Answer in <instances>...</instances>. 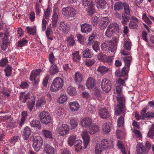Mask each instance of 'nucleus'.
I'll return each instance as SVG.
<instances>
[{"mask_svg": "<svg viewBox=\"0 0 154 154\" xmlns=\"http://www.w3.org/2000/svg\"><path fill=\"white\" fill-rule=\"evenodd\" d=\"M49 60L51 64L55 63V58L52 52H51L49 55Z\"/></svg>", "mask_w": 154, "mask_h": 154, "instance_id": "49", "label": "nucleus"}, {"mask_svg": "<svg viewBox=\"0 0 154 154\" xmlns=\"http://www.w3.org/2000/svg\"><path fill=\"white\" fill-rule=\"evenodd\" d=\"M117 101L119 104L116 106L115 112V115L117 116L120 115L122 113H124L126 111L125 105V97L120 95H119L116 97Z\"/></svg>", "mask_w": 154, "mask_h": 154, "instance_id": "1", "label": "nucleus"}, {"mask_svg": "<svg viewBox=\"0 0 154 154\" xmlns=\"http://www.w3.org/2000/svg\"><path fill=\"white\" fill-rule=\"evenodd\" d=\"M66 41L69 45L72 46H73L75 43L74 36L72 35L68 37Z\"/></svg>", "mask_w": 154, "mask_h": 154, "instance_id": "34", "label": "nucleus"}, {"mask_svg": "<svg viewBox=\"0 0 154 154\" xmlns=\"http://www.w3.org/2000/svg\"><path fill=\"white\" fill-rule=\"evenodd\" d=\"M8 62V60L7 58L2 59L0 62V66H4Z\"/></svg>", "mask_w": 154, "mask_h": 154, "instance_id": "59", "label": "nucleus"}, {"mask_svg": "<svg viewBox=\"0 0 154 154\" xmlns=\"http://www.w3.org/2000/svg\"><path fill=\"white\" fill-rule=\"evenodd\" d=\"M82 136L84 141V149H85L86 148L90 141V137L86 131L82 132Z\"/></svg>", "mask_w": 154, "mask_h": 154, "instance_id": "11", "label": "nucleus"}, {"mask_svg": "<svg viewBox=\"0 0 154 154\" xmlns=\"http://www.w3.org/2000/svg\"><path fill=\"white\" fill-rule=\"evenodd\" d=\"M58 21V18H52V27L53 28L55 29L57 25V23Z\"/></svg>", "mask_w": 154, "mask_h": 154, "instance_id": "60", "label": "nucleus"}, {"mask_svg": "<svg viewBox=\"0 0 154 154\" xmlns=\"http://www.w3.org/2000/svg\"><path fill=\"white\" fill-rule=\"evenodd\" d=\"M42 134L46 138L51 139L52 138V134L51 131L46 130L42 131Z\"/></svg>", "mask_w": 154, "mask_h": 154, "instance_id": "27", "label": "nucleus"}, {"mask_svg": "<svg viewBox=\"0 0 154 154\" xmlns=\"http://www.w3.org/2000/svg\"><path fill=\"white\" fill-rule=\"evenodd\" d=\"M70 123L72 129H74L78 125L77 120L74 119H72L70 120Z\"/></svg>", "mask_w": 154, "mask_h": 154, "instance_id": "55", "label": "nucleus"}, {"mask_svg": "<svg viewBox=\"0 0 154 154\" xmlns=\"http://www.w3.org/2000/svg\"><path fill=\"white\" fill-rule=\"evenodd\" d=\"M99 130V127L97 125H94L89 128V132L91 134H93L97 132Z\"/></svg>", "mask_w": 154, "mask_h": 154, "instance_id": "32", "label": "nucleus"}, {"mask_svg": "<svg viewBox=\"0 0 154 154\" xmlns=\"http://www.w3.org/2000/svg\"><path fill=\"white\" fill-rule=\"evenodd\" d=\"M63 85V79L60 77H57L53 80L50 89L52 91H57L61 89Z\"/></svg>", "mask_w": 154, "mask_h": 154, "instance_id": "2", "label": "nucleus"}, {"mask_svg": "<svg viewBox=\"0 0 154 154\" xmlns=\"http://www.w3.org/2000/svg\"><path fill=\"white\" fill-rule=\"evenodd\" d=\"M82 141L81 140H77L75 142L74 144L76 151H79L82 149Z\"/></svg>", "mask_w": 154, "mask_h": 154, "instance_id": "29", "label": "nucleus"}, {"mask_svg": "<svg viewBox=\"0 0 154 154\" xmlns=\"http://www.w3.org/2000/svg\"><path fill=\"white\" fill-rule=\"evenodd\" d=\"M62 12L63 14L67 18L71 20L74 18L77 14V11L75 8L70 7L63 8Z\"/></svg>", "mask_w": 154, "mask_h": 154, "instance_id": "3", "label": "nucleus"}, {"mask_svg": "<svg viewBox=\"0 0 154 154\" xmlns=\"http://www.w3.org/2000/svg\"><path fill=\"white\" fill-rule=\"evenodd\" d=\"M42 70L40 69H36L32 70L31 72L30 79L31 81L35 80V78L40 74Z\"/></svg>", "mask_w": 154, "mask_h": 154, "instance_id": "20", "label": "nucleus"}, {"mask_svg": "<svg viewBox=\"0 0 154 154\" xmlns=\"http://www.w3.org/2000/svg\"><path fill=\"white\" fill-rule=\"evenodd\" d=\"M93 54L89 48H86L83 52V56L85 58H90L92 57Z\"/></svg>", "mask_w": 154, "mask_h": 154, "instance_id": "24", "label": "nucleus"}, {"mask_svg": "<svg viewBox=\"0 0 154 154\" xmlns=\"http://www.w3.org/2000/svg\"><path fill=\"white\" fill-rule=\"evenodd\" d=\"M83 4L85 7H89L90 5H93L92 1L88 0H83Z\"/></svg>", "mask_w": 154, "mask_h": 154, "instance_id": "53", "label": "nucleus"}, {"mask_svg": "<svg viewBox=\"0 0 154 154\" xmlns=\"http://www.w3.org/2000/svg\"><path fill=\"white\" fill-rule=\"evenodd\" d=\"M45 103V101L44 98H41L38 99L37 102V106H41L44 105Z\"/></svg>", "mask_w": 154, "mask_h": 154, "instance_id": "48", "label": "nucleus"}, {"mask_svg": "<svg viewBox=\"0 0 154 154\" xmlns=\"http://www.w3.org/2000/svg\"><path fill=\"white\" fill-rule=\"evenodd\" d=\"M106 148L111 149L113 147V141L112 140L109 141H106Z\"/></svg>", "mask_w": 154, "mask_h": 154, "instance_id": "61", "label": "nucleus"}, {"mask_svg": "<svg viewBox=\"0 0 154 154\" xmlns=\"http://www.w3.org/2000/svg\"><path fill=\"white\" fill-rule=\"evenodd\" d=\"M59 29L64 33L68 32V27L67 23L63 21H59L58 23Z\"/></svg>", "mask_w": 154, "mask_h": 154, "instance_id": "10", "label": "nucleus"}, {"mask_svg": "<svg viewBox=\"0 0 154 154\" xmlns=\"http://www.w3.org/2000/svg\"><path fill=\"white\" fill-rule=\"evenodd\" d=\"M124 123V118L123 116H120L117 120V125L119 127H123Z\"/></svg>", "mask_w": 154, "mask_h": 154, "instance_id": "36", "label": "nucleus"}, {"mask_svg": "<svg viewBox=\"0 0 154 154\" xmlns=\"http://www.w3.org/2000/svg\"><path fill=\"white\" fill-rule=\"evenodd\" d=\"M106 79H104L102 81L101 87L102 90L105 92L106 91Z\"/></svg>", "mask_w": 154, "mask_h": 154, "instance_id": "63", "label": "nucleus"}, {"mask_svg": "<svg viewBox=\"0 0 154 154\" xmlns=\"http://www.w3.org/2000/svg\"><path fill=\"white\" fill-rule=\"evenodd\" d=\"M81 30L82 32L86 33L90 32L92 30L91 26L88 24L85 23L80 25Z\"/></svg>", "mask_w": 154, "mask_h": 154, "instance_id": "15", "label": "nucleus"}, {"mask_svg": "<svg viewBox=\"0 0 154 154\" xmlns=\"http://www.w3.org/2000/svg\"><path fill=\"white\" fill-rule=\"evenodd\" d=\"M96 6L98 9L103 10L106 8V2L104 0H95Z\"/></svg>", "mask_w": 154, "mask_h": 154, "instance_id": "18", "label": "nucleus"}, {"mask_svg": "<svg viewBox=\"0 0 154 154\" xmlns=\"http://www.w3.org/2000/svg\"><path fill=\"white\" fill-rule=\"evenodd\" d=\"M117 42L116 40H110L108 44V50L112 52H114L117 48Z\"/></svg>", "mask_w": 154, "mask_h": 154, "instance_id": "13", "label": "nucleus"}, {"mask_svg": "<svg viewBox=\"0 0 154 154\" xmlns=\"http://www.w3.org/2000/svg\"><path fill=\"white\" fill-rule=\"evenodd\" d=\"M126 67H124L121 71V77L125 76L128 74V72L126 70Z\"/></svg>", "mask_w": 154, "mask_h": 154, "instance_id": "64", "label": "nucleus"}, {"mask_svg": "<svg viewBox=\"0 0 154 154\" xmlns=\"http://www.w3.org/2000/svg\"><path fill=\"white\" fill-rule=\"evenodd\" d=\"M44 150L46 154H55V150L54 147L49 144L45 145Z\"/></svg>", "mask_w": 154, "mask_h": 154, "instance_id": "16", "label": "nucleus"}, {"mask_svg": "<svg viewBox=\"0 0 154 154\" xmlns=\"http://www.w3.org/2000/svg\"><path fill=\"white\" fill-rule=\"evenodd\" d=\"M9 33L7 32L4 34V37L2 39L1 48L2 50L5 51L8 47L9 43V41L8 38Z\"/></svg>", "mask_w": 154, "mask_h": 154, "instance_id": "9", "label": "nucleus"}, {"mask_svg": "<svg viewBox=\"0 0 154 154\" xmlns=\"http://www.w3.org/2000/svg\"><path fill=\"white\" fill-rule=\"evenodd\" d=\"M69 126L66 124L60 125L57 128V133L60 136H65L69 133Z\"/></svg>", "mask_w": 154, "mask_h": 154, "instance_id": "5", "label": "nucleus"}, {"mask_svg": "<svg viewBox=\"0 0 154 154\" xmlns=\"http://www.w3.org/2000/svg\"><path fill=\"white\" fill-rule=\"evenodd\" d=\"M26 30L27 32L32 35H34L36 34V29L33 27L27 26Z\"/></svg>", "mask_w": 154, "mask_h": 154, "instance_id": "41", "label": "nucleus"}, {"mask_svg": "<svg viewBox=\"0 0 154 154\" xmlns=\"http://www.w3.org/2000/svg\"><path fill=\"white\" fill-rule=\"evenodd\" d=\"M100 115L101 118L103 119L106 118V109H101L100 110Z\"/></svg>", "mask_w": 154, "mask_h": 154, "instance_id": "51", "label": "nucleus"}, {"mask_svg": "<svg viewBox=\"0 0 154 154\" xmlns=\"http://www.w3.org/2000/svg\"><path fill=\"white\" fill-rule=\"evenodd\" d=\"M5 72V75L6 77H9L10 76L12 73V68L10 66H6L4 70Z\"/></svg>", "mask_w": 154, "mask_h": 154, "instance_id": "31", "label": "nucleus"}, {"mask_svg": "<svg viewBox=\"0 0 154 154\" xmlns=\"http://www.w3.org/2000/svg\"><path fill=\"white\" fill-rule=\"evenodd\" d=\"M112 128V123L109 122H106V133L110 132Z\"/></svg>", "mask_w": 154, "mask_h": 154, "instance_id": "58", "label": "nucleus"}, {"mask_svg": "<svg viewBox=\"0 0 154 154\" xmlns=\"http://www.w3.org/2000/svg\"><path fill=\"white\" fill-rule=\"evenodd\" d=\"M76 136L75 135H72L69 137L68 143L70 146H72L74 144Z\"/></svg>", "mask_w": 154, "mask_h": 154, "instance_id": "37", "label": "nucleus"}, {"mask_svg": "<svg viewBox=\"0 0 154 154\" xmlns=\"http://www.w3.org/2000/svg\"><path fill=\"white\" fill-rule=\"evenodd\" d=\"M124 8L125 13L126 15H129L130 14V9L128 4L125 3H122L121 2H116L114 6V9L115 11H118Z\"/></svg>", "mask_w": 154, "mask_h": 154, "instance_id": "4", "label": "nucleus"}, {"mask_svg": "<svg viewBox=\"0 0 154 154\" xmlns=\"http://www.w3.org/2000/svg\"><path fill=\"white\" fill-rule=\"evenodd\" d=\"M72 58L73 61L79 62L80 61L81 57L79 54V51H75L72 54Z\"/></svg>", "mask_w": 154, "mask_h": 154, "instance_id": "28", "label": "nucleus"}, {"mask_svg": "<svg viewBox=\"0 0 154 154\" xmlns=\"http://www.w3.org/2000/svg\"><path fill=\"white\" fill-rule=\"evenodd\" d=\"M92 120L91 119L85 117L83 119L81 122V125L85 128H89L91 125Z\"/></svg>", "mask_w": 154, "mask_h": 154, "instance_id": "14", "label": "nucleus"}, {"mask_svg": "<svg viewBox=\"0 0 154 154\" xmlns=\"http://www.w3.org/2000/svg\"><path fill=\"white\" fill-rule=\"evenodd\" d=\"M31 126L34 128H37L39 130L41 128V123L38 120H33L30 123Z\"/></svg>", "mask_w": 154, "mask_h": 154, "instance_id": "25", "label": "nucleus"}, {"mask_svg": "<svg viewBox=\"0 0 154 154\" xmlns=\"http://www.w3.org/2000/svg\"><path fill=\"white\" fill-rule=\"evenodd\" d=\"M39 116L41 121L43 124L47 125L51 122V118L48 112L43 111L40 113Z\"/></svg>", "mask_w": 154, "mask_h": 154, "instance_id": "7", "label": "nucleus"}, {"mask_svg": "<svg viewBox=\"0 0 154 154\" xmlns=\"http://www.w3.org/2000/svg\"><path fill=\"white\" fill-rule=\"evenodd\" d=\"M31 130L29 127H26L24 129L22 137L25 140H27L30 134Z\"/></svg>", "mask_w": 154, "mask_h": 154, "instance_id": "21", "label": "nucleus"}, {"mask_svg": "<svg viewBox=\"0 0 154 154\" xmlns=\"http://www.w3.org/2000/svg\"><path fill=\"white\" fill-rule=\"evenodd\" d=\"M74 79L75 82L77 84H79L82 81L83 75L80 72H76L74 76Z\"/></svg>", "mask_w": 154, "mask_h": 154, "instance_id": "17", "label": "nucleus"}, {"mask_svg": "<svg viewBox=\"0 0 154 154\" xmlns=\"http://www.w3.org/2000/svg\"><path fill=\"white\" fill-rule=\"evenodd\" d=\"M29 17L30 20L34 21L35 19V14L33 11H31L29 14Z\"/></svg>", "mask_w": 154, "mask_h": 154, "instance_id": "62", "label": "nucleus"}, {"mask_svg": "<svg viewBox=\"0 0 154 154\" xmlns=\"http://www.w3.org/2000/svg\"><path fill=\"white\" fill-rule=\"evenodd\" d=\"M136 149L138 154H142L143 152H147L148 151L146 148L141 143L137 145Z\"/></svg>", "mask_w": 154, "mask_h": 154, "instance_id": "19", "label": "nucleus"}, {"mask_svg": "<svg viewBox=\"0 0 154 154\" xmlns=\"http://www.w3.org/2000/svg\"><path fill=\"white\" fill-rule=\"evenodd\" d=\"M34 104L35 102L32 100H29L27 104V107L30 111L32 110Z\"/></svg>", "mask_w": 154, "mask_h": 154, "instance_id": "46", "label": "nucleus"}, {"mask_svg": "<svg viewBox=\"0 0 154 154\" xmlns=\"http://www.w3.org/2000/svg\"><path fill=\"white\" fill-rule=\"evenodd\" d=\"M29 98V96L28 94L25 95L24 92L20 93L19 99L22 102L25 103Z\"/></svg>", "mask_w": 154, "mask_h": 154, "instance_id": "26", "label": "nucleus"}, {"mask_svg": "<svg viewBox=\"0 0 154 154\" xmlns=\"http://www.w3.org/2000/svg\"><path fill=\"white\" fill-rule=\"evenodd\" d=\"M95 63V61L94 59H88L85 61L86 65L89 67L93 65Z\"/></svg>", "mask_w": 154, "mask_h": 154, "instance_id": "54", "label": "nucleus"}, {"mask_svg": "<svg viewBox=\"0 0 154 154\" xmlns=\"http://www.w3.org/2000/svg\"><path fill=\"white\" fill-rule=\"evenodd\" d=\"M43 140L40 136L35 137L33 138V147L35 150L38 152L42 148L43 144Z\"/></svg>", "mask_w": 154, "mask_h": 154, "instance_id": "8", "label": "nucleus"}, {"mask_svg": "<svg viewBox=\"0 0 154 154\" xmlns=\"http://www.w3.org/2000/svg\"><path fill=\"white\" fill-rule=\"evenodd\" d=\"M103 150V148H101L100 144L97 143L96 144L95 149V153L96 154H100Z\"/></svg>", "mask_w": 154, "mask_h": 154, "instance_id": "42", "label": "nucleus"}, {"mask_svg": "<svg viewBox=\"0 0 154 154\" xmlns=\"http://www.w3.org/2000/svg\"><path fill=\"white\" fill-rule=\"evenodd\" d=\"M69 106L70 110L73 111H76L79 108V104L76 102L70 103Z\"/></svg>", "mask_w": 154, "mask_h": 154, "instance_id": "23", "label": "nucleus"}, {"mask_svg": "<svg viewBox=\"0 0 154 154\" xmlns=\"http://www.w3.org/2000/svg\"><path fill=\"white\" fill-rule=\"evenodd\" d=\"M98 17L96 16L93 17L91 18V23L94 26H96L98 23Z\"/></svg>", "mask_w": 154, "mask_h": 154, "instance_id": "47", "label": "nucleus"}, {"mask_svg": "<svg viewBox=\"0 0 154 154\" xmlns=\"http://www.w3.org/2000/svg\"><path fill=\"white\" fill-rule=\"evenodd\" d=\"M124 47L127 51H130L131 50V42L127 41H125L124 42Z\"/></svg>", "mask_w": 154, "mask_h": 154, "instance_id": "40", "label": "nucleus"}, {"mask_svg": "<svg viewBox=\"0 0 154 154\" xmlns=\"http://www.w3.org/2000/svg\"><path fill=\"white\" fill-rule=\"evenodd\" d=\"M49 76L48 75H46L44 78L43 81V85L45 87H47L48 82Z\"/></svg>", "mask_w": 154, "mask_h": 154, "instance_id": "57", "label": "nucleus"}, {"mask_svg": "<svg viewBox=\"0 0 154 154\" xmlns=\"http://www.w3.org/2000/svg\"><path fill=\"white\" fill-rule=\"evenodd\" d=\"M92 48L96 52H97L100 50L99 45L97 44V42L95 41V42L92 44Z\"/></svg>", "mask_w": 154, "mask_h": 154, "instance_id": "52", "label": "nucleus"}, {"mask_svg": "<svg viewBox=\"0 0 154 154\" xmlns=\"http://www.w3.org/2000/svg\"><path fill=\"white\" fill-rule=\"evenodd\" d=\"M28 41L23 38L20 39L19 41L18 42V46L19 47H22L24 46L27 43Z\"/></svg>", "mask_w": 154, "mask_h": 154, "instance_id": "39", "label": "nucleus"}, {"mask_svg": "<svg viewBox=\"0 0 154 154\" xmlns=\"http://www.w3.org/2000/svg\"><path fill=\"white\" fill-rule=\"evenodd\" d=\"M138 25L134 21H131L129 24V27L131 29H135L137 28Z\"/></svg>", "mask_w": 154, "mask_h": 154, "instance_id": "56", "label": "nucleus"}, {"mask_svg": "<svg viewBox=\"0 0 154 154\" xmlns=\"http://www.w3.org/2000/svg\"><path fill=\"white\" fill-rule=\"evenodd\" d=\"M98 72H100L102 75L106 73V67L103 66H100L97 69Z\"/></svg>", "mask_w": 154, "mask_h": 154, "instance_id": "43", "label": "nucleus"}, {"mask_svg": "<svg viewBox=\"0 0 154 154\" xmlns=\"http://www.w3.org/2000/svg\"><path fill=\"white\" fill-rule=\"evenodd\" d=\"M51 9L49 6H48L46 11L44 12L45 18L46 19H49L50 16L51 15Z\"/></svg>", "mask_w": 154, "mask_h": 154, "instance_id": "44", "label": "nucleus"}, {"mask_svg": "<svg viewBox=\"0 0 154 154\" xmlns=\"http://www.w3.org/2000/svg\"><path fill=\"white\" fill-rule=\"evenodd\" d=\"M106 17H103L101 20L99 25V28L101 29H103L106 27Z\"/></svg>", "mask_w": 154, "mask_h": 154, "instance_id": "33", "label": "nucleus"}, {"mask_svg": "<svg viewBox=\"0 0 154 154\" xmlns=\"http://www.w3.org/2000/svg\"><path fill=\"white\" fill-rule=\"evenodd\" d=\"M95 35H91L89 38L88 40V43H87V45H90L91 44H92L95 42L94 41Z\"/></svg>", "mask_w": 154, "mask_h": 154, "instance_id": "50", "label": "nucleus"}, {"mask_svg": "<svg viewBox=\"0 0 154 154\" xmlns=\"http://www.w3.org/2000/svg\"><path fill=\"white\" fill-rule=\"evenodd\" d=\"M67 91L68 94L71 96L75 95L77 94L75 88L72 86H70L67 88Z\"/></svg>", "mask_w": 154, "mask_h": 154, "instance_id": "30", "label": "nucleus"}, {"mask_svg": "<svg viewBox=\"0 0 154 154\" xmlns=\"http://www.w3.org/2000/svg\"><path fill=\"white\" fill-rule=\"evenodd\" d=\"M88 14L89 15H93L95 13V10L94 5H90L89 7L86 8Z\"/></svg>", "mask_w": 154, "mask_h": 154, "instance_id": "35", "label": "nucleus"}, {"mask_svg": "<svg viewBox=\"0 0 154 154\" xmlns=\"http://www.w3.org/2000/svg\"><path fill=\"white\" fill-rule=\"evenodd\" d=\"M96 85V81L93 78L90 77L88 79L86 86L88 89L90 90L95 89Z\"/></svg>", "mask_w": 154, "mask_h": 154, "instance_id": "12", "label": "nucleus"}, {"mask_svg": "<svg viewBox=\"0 0 154 154\" xmlns=\"http://www.w3.org/2000/svg\"><path fill=\"white\" fill-rule=\"evenodd\" d=\"M67 99V96L65 94H63L59 98L58 101L60 103L62 104L65 102Z\"/></svg>", "mask_w": 154, "mask_h": 154, "instance_id": "38", "label": "nucleus"}, {"mask_svg": "<svg viewBox=\"0 0 154 154\" xmlns=\"http://www.w3.org/2000/svg\"><path fill=\"white\" fill-rule=\"evenodd\" d=\"M50 69L49 73L51 75H54L59 72L57 65L55 63L51 64Z\"/></svg>", "mask_w": 154, "mask_h": 154, "instance_id": "22", "label": "nucleus"}, {"mask_svg": "<svg viewBox=\"0 0 154 154\" xmlns=\"http://www.w3.org/2000/svg\"><path fill=\"white\" fill-rule=\"evenodd\" d=\"M119 25L116 23H114L110 24L108 27V28L106 30V34H110V36H108L106 35V36L109 38L112 36L113 32H119Z\"/></svg>", "mask_w": 154, "mask_h": 154, "instance_id": "6", "label": "nucleus"}, {"mask_svg": "<svg viewBox=\"0 0 154 154\" xmlns=\"http://www.w3.org/2000/svg\"><path fill=\"white\" fill-rule=\"evenodd\" d=\"M35 12L37 16H40L41 13V10L39 6V4L38 2H36L35 3Z\"/></svg>", "mask_w": 154, "mask_h": 154, "instance_id": "45", "label": "nucleus"}]
</instances>
